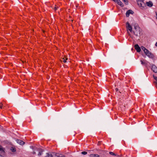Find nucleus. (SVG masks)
<instances>
[{
    "mask_svg": "<svg viewBox=\"0 0 157 157\" xmlns=\"http://www.w3.org/2000/svg\"><path fill=\"white\" fill-rule=\"evenodd\" d=\"M144 0H137V2L139 7H141V9H143L145 6V4L144 2Z\"/></svg>",
    "mask_w": 157,
    "mask_h": 157,
    "instance_id": "1",
    "label": "nucleus"
},
{
    "mask_svg": "<svg viewBox=\"0 0 157 157\" xmlns=\"http://www.w3.org/2000/svg\"><path fill=\"white\" fill-rule=\"evenodd\" d=\"M146 56L151 58H153L154 57L153 54L147 49L144 52Z\"/></svg>",
    "mask_w": 157,
    "mask_h": 157,
    "instance_id": "2",
    "label": "nucleus"
},
{
    "mask_svg": "<svg viewBox=\"0 0 157 157\" xmlns=\"http://www.w3.org/2000/svg\"><path fill=\"white\" fill-rule=\"evenodd\" d=\"M126 27L127 30H129L131 32H132V28L128 22H127L126 24Z\"/></svg>",
    "mask_w": 157,
    "mask_h": 157,
    "instance_id": "3",
    "label": "nucleus"
},
{
    "mask_svg": "<svg viewBox=\"0 0 157 157\" xmlns=\"http://www.w3.org/2000/svg\"><path fill=\"white\" fill-rule=\"evenodd\" d=\"M134 48L137 52H140L141 51V48L138 44H136L134 46Z\"/></svg>",
    "mask_w": 157,
    "mask_h": 157,
    "instance_id": "4",
    "label": "nucleus"
},
{
    "mask_svg": "<svg viewBox=\"0 0 157 157\" xmlns=\"http://www.w3.org/2000/svg\"><path fill=\"white\" fill-rule=\"evenodd\" d=\"M151 70L154 72L157 73V67L155 65H152Z\"/></svg>",
    "mask_w": 157,
    "mask_h": 157,
    "instance_id": "5",
    "label": "nucleus"
},
{
    "mask_svg": "<svg viewBox=\"0 0 157 157\" xmlns=\"http://www.w3.org/2000/svg\"><path fill=\"white\" fill-rule=\"evenodd\" d=\"M133 13V12L132 10H128L126 13V16L127 17H128L130 14H132Z\"/></svg>",
    "mask_w": 157,
    "mask_h": 157,
    "instance_id": "6",
    "label": "nucleus"
},
{
    "mask_svg": "<svg viewBox=\"0 0 157 157\" xmlns=\"http://www.w3.org/2000/svg\"><path fill=\"white\" fill-rule=\"evenodd\" d=\"M140 29H137L136 30H135L134 32V34L137 36H139L140 35Z\"/></svg>",
    "mask_w": 157,
    "mask_h": 157,
    "instance_id": "7",
    "label": "nucleus"
},
{
    "mask_svg": "<svg viewBox=\"0 0 157 157\" xmlns=\"http://www.w3.org/2000/svg\"><path fill=\"white\" fill-rule=\"evenodd\" d=\"M146 4L149 7H151L153 5V3L151 1H149V2H146Z\"/></svg>",
    "mask_w": 157,
    "mask_h": 157,
    "instance_id": "8",
    "label": "nucleus"
},
{
    "mask_svg": "<svg viewBox=\"0 0 157 157\" xmlns=\"http://www.w3.org/2000/svg\"><path fill=\"white\" fill-rule=\"evenodd\" d=\"M17 143L21 145H23L25 143V142L23 141L20 140H17Z\"/></svg>",
    "mask_w": 157,
    "mask_h": 157,
    "instance_id": "9",
    "label": "nucleus"
},
{
    "mask_svg": "<svg viewBox=\"0 0 157 157\" xmlns=\"http://www.w3.org/2000/svg\"><path fill=\"white\" fill-rule=\"evenodd\" d=\"M115 2H117V3L121 7H123L124 6V5L121 2V1L120 0H117Z\"/></svg>",
    "mask_w": 157,
    "mask_h": 157,
    "instance_id": "10",
    "label": "nucleus"
},
{
    "mask_svg": "<svg viewBox=\"0 0 157 157\" xmlns=\"http://www.w3.org/2000/svg\"><path fill=\"white\" fill-rule=\"evenodd\" d=\"M140 62H141V64L143 65L146 66L148 62L146 60H145L144 61H143L142 60H140Z\"/></svg>",
    "mask_w": 157,
    "mask_h": 157,
    "instance_id": "11",
    "label": "nucleus"
},
{
    "mask_svg": "<svg viewBox=\"0 0 157 157\" xmlns=\"http://www.w3.org/2000/svg\"><path fill=\"white\" fill-rule=\"evenodd\" d=\"M90 157H99L100 156L98 154H91L90 155Z\"/></svg>",
    "mask_w": 157,
    "mask_h": 157,
    "instance_id": "12",
    "label": "nucleus"
},
{
    "mask_svg": "<svg viewBox=\"0 0 157 157\" xmlns=\"http://www.w3.org/2000/svg\"><path fill=\"white\" fill-rule=\"evenodd\" d=\"M46 155L45 156V157H53L51 153H47Z\"/></svg>",
    "mask_w": 157,
    "mask_h": 157,
    "instance_id": "13",
    "label": "nucleus"
},
{
    "mask_svg": "<svg viewBox=\"0 0 157 157\" xmlns=\"http://www.w3.org/2000/svg\"><path fill=\"white\" fill-rule=\"evenodd\" d=\"M10 151L13 152H15L16 151V149L15 147H11L10 149Z\"/></svg>",
    "mask_w": 157,
    "mask_h": 157,
    "instance_id": "14",
    "label": "nucleus"
},
{
    "mask_svg": "<svg viewBox=\"0 0 157 157\" xmlns=\"http://www.w3.org/2000/svg\"><path fill=\"white\" fill-rule=\"evenodd\" d=\"M43 151L41 149H40L39 150V152L38 154V155L40 156L41 155L43 154Z\"/></svg>",
    "mask_w": 157,
    "mask_h": 157,
    "instance_id": "15",
    "label": "nucleus"
},
{
    "mask_svg": "<svg viewBox=\"0 0 157 157\" xmlns=\"http://www.w3.org/2000/svg\"><path fill=\"white\" fill-rule=\"evenodd\" d=\"M140 48L142 49V50H143L144 51V52L147 49L146 48H145L143 46H141Z\"/></svg>",
    "mask_w": 157,
    "mask_h": 157,
    "instance_id": "16",
    "label": "nucleus"
},
{
    "mask_svg": "<svg viewBox=\"0 0 157 157\" xmlns=\"http://www.w3.org/2000/svg\"><path fill=\"white\" fill-rule=\"evenodd\" d=\"M52 155L53 157H56L57 155H58V154L54 152L52 153Z\"/></svg>",
    "mask_w": 157,
    "mask_h": 157,
    "instance_id": "17",
    "label": "nucleus"
},
{
    "mask_svg": "<svg viewBox=\"0 0 157 157\" xmlns=\"http://www.w3.org/2000/svg\"><path fill=\"white\" fill-rule=\"evenodd\" d=\"M62 59L63 60V61L64 63H66L67 62L66 60L67 59V58L66 57L65 58H63Z\"/></svg>",
    "mask_w": 157,
    "mask_h": 157,
    "instance_id": "18",
    "label": "nucleus"
},
{
    "mask_svg": "<svg viewBox=\"0 0 157 157\" xmlns=\"http://www.w3.org/2000/svg\"><path fill=\"white\" fill-rule=\"evenodd\" d=\"M109 154L112 155L116 156V155L112 152H109Z\"/></svg>",
    "mask_w": 157,
    "mask_h": 157,
    "instance_id": "19",
    "label": "nucleus"
},
{
    "mask_svg": "<svg viewBox=\"0 0 157 157\" xmlns=\"http://www.w3.org/2000/svg\"><path fill=\"white\" fill-rule=\"evenodd\" d=\"M57 157H64V156L62 154L59 155L58 154V155H57Z\"/></svg>",
    "mask_w": 157,
    "mask_h": 157,
    "instance_id": "20",
    "label": "nucleus"
},
{
    "mask_svg": "<svg viewBox=\"0 0 157 157\" xmlns=\"http://www.w3.org/2000/svg\"><path fill=\"white\" fill-rule=\"evenodd\" d=\"M81 153L82 155H85L87 154V152L86 151H82L81 152Z\"/></svg>",
    "mask_w": 157,
    "mask_h": 157,
    "instance_id": "21",
    "label": "nucleus"
},
{
    "mask_svg": "<svg viewBox=\"0 0 157 157\" xmlns=\"http://www.w3.org/2000/svg\"><path fill=\"white\" fill-rule=\"evenodd\" d=\"M134 29H135V30H136L137 29H140L138 27V26H135Z\"/></svg>",
    "mask_w": 157,
    "mask_h": 157,
    "instance_id": "22",
    "label": "nucleus"
},
{
    "mask_svg": "<svg viewBox=\"0 0 157 157\" xmlns=\"http://www.w3.org/2000/svg\"><path fill=\"white\" fill-rule=\"evenodd\" d=\"M58 8V6H56L55 7L54 9L55 10H57V8Z\"/></svg>",
    "mask_w": 157,
    "mask_h": 157,
    "instance_id": "23",
    "label": "nucleus"
},
{
    "mask_svg": "<svg viewBox=\"0 0 157 157\" xmlns=\"http://www.w3.org/2000/svg\"><path fill=\"white\" fill-rule=\"evenodd\" d=\"M153 77L157 81V77L156 76H155L154 75H153Z\"/></svg>",
    "mask_w": 157,
    "mask_h": 157,
    "instance_id": "24",
    "label": "nucleus"
},
{
    "mask_svg": "<svg viewBox=\"0 0 157 157\" xmlns=\"http://www.w3.org/2000/svg\"><path fill=\"white\" fill-rule=\"evenodd\" d=\"M2 104L1 103H0V108H2Z\"/></svg>",
    "mask_w": 157,
    "mask_h": 157,
    "instance_id": "25",
    "label": "nucleus"
},
{
    "mask_svg": "<svg viewBox=\"0 0 157 157\" xmlns=\"http://www.w3.org/2000/svg\"><path fill=\"white\" fill-rule=\"evenodd\" d=\"M2 147L0 146V151L2 150Z\"/></svg>",
    "mask_w": 157,
    "mask_h": 157,
    "instance_id": "26",
    "label": "nucleus"
},
{
    "mask_svg": "<svg viewBox=\"0 0 157 157\" xmlns=\"http://www.w3.org/2000/svg\"><path fill=\"white\" fill-rule=\"evenodd\" d=\"M155 14L156 15V18L157 19V13L156 12H155Z\"/></svg>",
    "mask_w": 157,
    "mask_h": 157,
    "instance_id": "27",
    "label": "nucleus"
},
{
    "mask_svg": "<svg viewBox=\"0 0 157 157\" xmlns=\"http://www.w3.org/2000/svg\"><path fill=\"white\" fill-rule=\"evenodd\" d=\"M115 90L116 91H117L118 90V89L116 88L115 89Z\"/></svg>",
    "mask_w": 157,
    "mask_h": 157,
    "instance_id": "28",
    "label": "nucleus"
},
{
    "mask_svg": "<svg viewBox=\"0 0 157 157\" xmlns=\"http://www.w3.org/2000/svg\"><path fill=\"white\" fill-rule=\"evenodd\" d=\"M155 46L156 47H157V42L155 44Z\"/></svg>",
    "mask_w": 157,
    "mask_h": 157,
    "instance_id": "29",
    "label": "nucleus"
},
{
    "mask_svg": "<svg viewBox=\"0 0 157 157\" xmlns=\"http://www.w3.org/2000/svg\"><path fill=\"white\" fill-rule=\"evenodd\" d=\"M33 154H36V152L34 151L33 152Z\"/></svg>",
    "mask_w": 157,
    "mask_h": 157,
    "instance_id": "30",
    "label": "nucleus"
},
{
    "mask_svg": "<svg viewBox=\"0 0 157 157\" xmlns=\"http://www.w3.org/2000/svg\"><path fill=\"white\" fill-rule=\"evenodd\" d=\"M0 157H3L2 156L0 155Z\"/></svg>",
    "mask_w": 157,
    "mask_h": 157,
    "instance_id": "31",
    "label": "nucleus"
},
{
    "mask_svg": "<svg viewBox=\"0 0 157 157\" xmlns=\"http://www.w3.org/2000/svg\"><path fill=\"white\" fill-rule=\"evenodd\" d=\"M124 2H125L127 0H123Z\"/></svg>",
    "mask_w": 157,
    "mask_h": 157,
    "instance_id": "32",
    "label": "nucleus"
},
{
    "mask_svg": "<svg viewBox=\"0 0 157 157\" xmlns=\"http://www.w3.org/2000/svg\"><path fill=\"white\" fill-rule=\"evenodd\" d=\"M156 86H157V83H156Z\"/></svg>",
    "mask_w": 157,
    "mask_h": 157,
    "instance_id": "33",
    "label": "nucleus"
}]
</instances>
